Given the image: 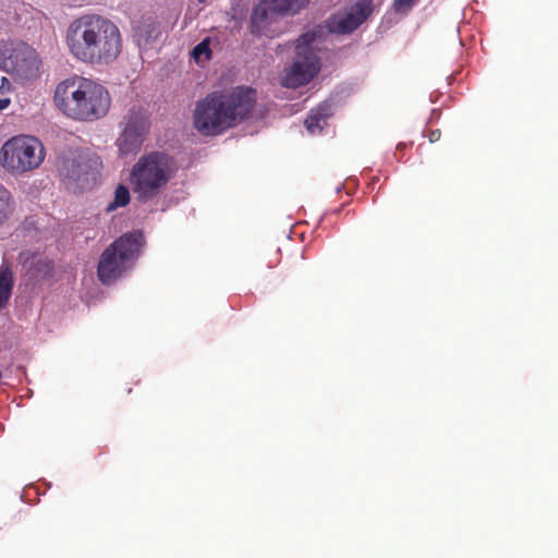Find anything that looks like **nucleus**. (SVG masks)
I'll return each instance as SVG.
<instances>
[{
  "mask_svg": "<svg viewBox=\"0 0 558 558\" xmlns=\"http://www.w3.org/2000/svg\"><path fill=\"white\" fill-rule=\"evenodd\" d=\"M64 39L72 58L92 66L109 65L122 51L119 27L99 14H84L73 20Z\"/></svg>",
  "mask_w": 558,
  "mask_h": 558,
  "instance_id": "nucleus-1",
  "label": "nucleus"
},
{
  "mask_svg": "<svg viewBox=\"0 0 558 558\" xmlns=\"http://www.w3.org/2000/svg\"><path fill=\"white\" fill-rule=\"evenodd\" d=\"M255 104L256 92L251 87L211 92L195 105L194 128L205 136L219 135L247 119Z\"/></svg>",
  "mask_w": 558,
  "mask_h": 558,
  "instance_id": "nucleus-2",
  "label": "nucleus"
},
{
  "mask_svg": "<svg viewBox=\"0 0 558 558\" xmlns=\"http://www.w3.org/2000/svg\"><path fill=\"white\" fill-rule=\"evenodd\" d=\"M177 172L172 156L154 150L142 155L132 166L129 182L136 199L147 203L159 197Z\"/></svg>",
  "mask_w": 558,
  "mask_h": 558,
  "instance_id": "nucleus-3",
  "label": "nucleus"
},
{
  "mask_svg": "<svg viewBox=\"0 0 558 558\" xmlns=\"http://www.w3.org/2000/svg\"><path fill=\"white\" fill-rule=\"evenodd\" d=\"M145 244L141 231L128 232L114 240L100 255L97 277L102 284L114 282L140 256Z\"/></svg>",
  "mask_w": 558,
  "mask_h": 558,
  "instance_id": "nucleus-4",
  "label": "nucleus"
},
{
  "mask_svg": "<svg viewBox=\"0 0 558 558\" xmlns=\"http://www.w3.org/2000/svg\"><path fill=\"white\" fill-rule=\"evenodd\" d=\"M319 29H311L296 39L295 57L292 64L284 70L281 84L288 88H298L310 83L320 71V58L316 41Z\"/></svg>",
  "mask_w": 558,
  "mask_h": 558,
  "instance_id": "nucleus-5",
  "label": "nucleus"
},
{
  "mask_svg": "<svg viewBox=\"0 0 558 558\" xmlns=\"http://www.w3.org/2000/svg\"><path fill=\"white\" fill-rule=\"evenodd\" d=\"M41 60L37 51L20 40L0 43V66L22 84L40 77Z\"/></svg>",
  "mask_w": 558,
  "mask_h": 558,
  "instance_id": "nucleus-6",
  "label": "nucleus"
},
{
  "mask_svg": "<svg viewBox=\"0 0 558 558\" xmlns=\"http://www.w3.org/2000/svg\"><path fill=\"white\" fill-rule=\"evenodd\" d=\"M45 158V147L33 136L20 135L7 141L0 150V161L9 171L24 173L38 168Z\"/></svg>",
  "mask_w": 558,
  "mask_h": 558,
  "instance_id": "nucleus-7",
  "label": "nucleus"
},
{
  "mask_svg": "<svg viewBox=\"0 0 558 558\" xmlns=\"http://www.w3.org/2000/svg\"><path fill=\"white\" fill-rule=\"evenodd\" d=\"M111 97L101 84L84 77L72 119L76 121H95L105 117L110 108Z\"/></svg>",
  "mask_w": 558,
  "mask_h": 558,
  "instance_id": "nucleus-8",
  "label": "nucleus"
},
{
  "mask_svg": "<svg viewBox=\"0 0 558 558\" xmlns=\"http://www.w3.org/2000/svg\"><path fill=\"white\" fill-rule=\"evenodd\" d=\"M373 12L372 0H360L342 14L333 15L329 29L336 34H350L363 24Z\"/></svg>",
  "mask_w": 558,
  "mask_h": 558,
  "instance_id": "nucleus-9",
  "label": "nucleus"
},
{
  "mask_svg": "<svg viewBox=\"0 0 558 558\" xmlns=\"http://www.w3.org/2000/svg\"><path fill=\"white\" fill-rule=\"evenodd\" d=\"M84 77L72 75L64 78L56 86L53 94V102L56 107L68 118L72 119V112L78 100L81 86Z\"/></svg>",
  "mask_w": 558,
  "mask_h": 558,
  "instance_id": "nucleus-10",
  "label": "nucleus"
},
{
  "mask_svg": "<svg viewBox=\"0 0 558 558\" xmlns=\"http://www.w3.org/2000/svg\"><path fill=\"white\" fill-rule=\"evenodd\" d=\"M280 17L265 0H260L251 14V33L258 36L274 37L277 34Z\"/></svg>",
  "mask_w": 558,
  "mask_h": 558,
  "instance_id": "nucleus-11",
  "label": "nucleus"
},
{
  "mask_svg": "<svg viewBox=\"0 0 558 558\" xmlns=\"http://www.w3.org/2000/svg\"><path fill=\"white\" fill-rule=\"evenodd\" d=\"M120 129L135 131L148 135L151 122L147 110L141 106H132L119 123Z\"/></svg>",
  "mask_w": 558,
  "mask_h": 558,
  "instance_id": "nucleus-12",
  "label": "nucleus"
},
{
  "mask_svg": "<svg viewBox=\"0 0 558 558\" xmlns=\"http://www.w3.org/2000/svg\"><path fill=\"white\" fill-rule=\"evenodd\" d=\"M86 156L78 155L77 157L66 159L63 161L61 174L73 182H85L89 174L90 165Z\"/></svg>",
  "mask_w": 558,
  "mask_h": 558,
  "instance_id": "nucleus-13",
  "label": "nucleus"
},
{
  "mask_svg": "<svg viewBox=\"0 0 558 558\" xmlns=\"http://www.w3.org/2000/svg\"><path fill=\"white\" fill-rule=\"evenodd\" d=\"M147 135L121 129L116 145L121 156L135 155L138 153L146 140Z\"/></svg>",
  "mask_w": 558,
  "mask_h": 558,
  "instance_id": "nucleus-14",
  "label": "nucleus"
},
{
  "mask_svg": "<svg viewBox=\"0 0 558 558\" xmlns=\"http://www.w3.org/2000/svg\"><path fill=\"white\" fill-rule=\"evenodd\" d=\"M331 116V108L328 104H320L312 109L305 119V126L311 134L320 133Z\"/></svg>",
  "mask_w": 558,
  "mask_h": 558,
  "instance_id": "nucleus-15",
  "label": "nucleus"
},
{
  "mask_svg": "<svg viewBox=\"0 0 558 558\" xmlns=\"http://www.w3.org/2000/svg\"><path fill=\"white\" fill-rule=\"evenodd\" d=\"M281 17L288 14H296L305 9L311 0H265Z\"/></svg>",
  "mask_w": 558,
  "mask_h": 558,
  "instance_id": "nucleus-16",
  "label": "nucleus"
},
{
  "mask_svg": "<svg viewBox=\"0 0 558 558\" xmlns=\"http://www.w3.org/2000/svg\"><path fill=\"white\" fill-rule=\"evenodd\" d=\"M15 205L12 193L0 184V226L8 221L13 215Z\"/></svg>",
  "mask_w": 558,
  "mask_h": 558,
  "instance_id": "nucleus-17",
  "label": "nucleus"
},
{
  "mask_svg": "<svg viewBox=\"0 0 558 558\" xmlns=\"http://www.w3.org/2000/svg\"><path fill=\"white\" fill-rule=\"evenodd\" d=\"M13 288V274L7 267L0 268V308L4 307L11 296Z\"/></svg>",
  "mask_w": 558,
  "mask_h": 558,
  "instance_id": "nucleus-18",
  "label": "nucleus"
},
{
  "mask_svg": "<svg viewBox=\"0 0 558 558\" xmlns=\"http://www.w3.org/2000/svg\"><path fill=\"white\" fill-rule=\"evenodd\" d=\"M131 196L129 189L123 185L119 184L114 190V197L111 203H109L107 207V211H113L119 207H124L130 203Z\"/></svg>",
  "mask_w": 558,
  "mask_h": 558,
  "instance_id": "nucleus-19",
  "label": "nucleus"
},
{
  "mask_svg": "<svg viewBox=\"0 0 558 558\" xmlns=\"http://www.w3.org/2000/svg\"><path fill=\"white\" fill-rule=\"evenodd\" d=\"M192 56L196 61H199L203 57L205 60H209L211 57V50L209 48V39L206 38L202 40L199 44H197L193 51Z\"/></svg>",
  "mask_w": 558,
  "mask_h": 558,
  "instance_id": "nucleus-20",
  "label": "nucleus"
},
{
  "mask_svg": "<svg viewBox=\"0 0 558 558\" xmlns=\"http://www.w3.org/2000/svg\"><path fill=\"white\" fill-rule=\"evenodd\" d=\"M420 0H393V9L398 13H408Z\"/></svg>",
  "mask_w": 558,
  "mask_h": 558,
  "instance_id": "nucleus-21",
  "label": "nucleus"
},
{
  "mask_svg": "<svg viewBox=\"0 0 558 558\" xmlns=\"http://www.w3.org/2000/svg\"><path fill=\"white\" fill-rule=\"evenodd\" d=\"M441 132L439 129L428 131L427 137L430 143H436L440 140Z\"/></svg>",
  "mask_w": 558,
  "mask_h": 558,
  "instance_id": "nucleus-22",
  "label": "nucleus"
},
{
  "mask_svg": "<svg viewBox=\"0 0 558 558\" xmlns=\"http://www.w3.org/2000/svg\"><path fill=\"white\" fill-rule=\"evenodd\" d=\"M11 104L10 98H0V111L4 110Z\"/></svg>",
  "mask_w": 558,
  "mask_h": 558,
  "instance_id": "nucleus-23",
  "label": "nucleus"
},
{
  "mask_svg": "<svg viewBox=\"0 0 558 558\" xmlns=\"http://www.w3.org/2000/svg\"><path fill=\"white\" fill-rule=\"evenodd\" d=\"M5 84L9 85V81L7 77H2V84L0 86V90H2L3 88H5Z\"/></svg>",
  "mask_w": 558,
  "mask_h": 558,
  "instance_id": "nucleus-24",
  "label": "nucleus"
},
{
  "mask_svg": "<svg viewBox=\"0 0 558 558\" xmlns=\"http://www.w3.org/2000/svg\"><path fill=\"white\" fill-rule=\"evenodd\" d=\"M198 3H204L206 2L207 0H196Z\"/></svg>",
  "mask_w": 558,
  "mask_h": 558,
  "instance_id": "nucleus-25",
  "label": "nucleus"
}]
</instances>
